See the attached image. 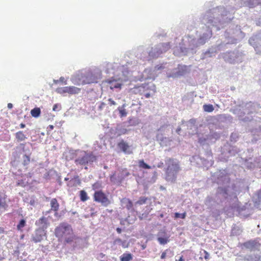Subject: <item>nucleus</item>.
Masks as SVG:
<instances>
[{
	"label": "nucleus",
	"mask_w": 261,
	"mask_h": 261,
	"mask_svg": "<svg viewBox=\"0 0 261 261\" xmlns=\"http://www.w3.org/2000/svg\"><path fill=\"white\" fill-rule=\"evenodd\" d=\"M216 174V182L219 186L214 199L211 197H207L205 204L211 207L213 205L212 202H216L222 206L230 207L239 213L245 211L246 207L241 206L238 198L241 192L240 184L237 181L231 180L227 169H220Z\"/></svg>",
	"instance_id": "obj_1"
},
{
	"label": "nucleus",
	"mask_w": 261,
	"mask_h": 261,
	"mask_svg": "<svg viewBox=\"0 0 261 261\" xmlns=\"http://www.w3.org/2000/svg\"><path fill=\"white\" fill-rule=\"evenodd\" d=\"M230 105L231 107L229 111L236 115L241 122L255 124L252 127L249 125L247 130L253 135H258L260 132V127L259 124L253 121V117L254 114L260 108L259 105L256 102H245L240 99L235 100L231 98Z\"/></svg>",
	"instance_id": "obj_2"
},
{
	"label": "nucleus",
	"mask_w": 261,
	"mask_h": 261,
	"mask_svg": "<svg viewBox=\"0 0 261 261\" xmlns=\"http://www.w3.org/2000/svg\"><path fill=\"white\" fill-rule=\"evenodd\" d=\"M102 77V71L96 66L83 68L75 72L70 81L75 85L84 86L97 84Z\"/></svg>",
	"instance_id": "obj_3"
},
{
	"label": "nucleus",
	"mask_w": 261,
	"mask_h": 261,
	"mask_svg": "<svg viewBox=\"0 0 261 261\" xmlns=\"http://www.w3.org/2000/svg\"><path fill=\"white\" fill-rule=\"evenodd\" d=\"M240 137L239 133L237 132L230 134L229 141L226 142L221 148V154L219 156L221 161L228 162L233 160L232 158L240 156L241 150L237 146L233 145L239 140Z\"/></svg>",
	"instance_id": "obj_4"
},
{
	"label": "nucleus",
	"mask_w": 261,
	"mask_h": 261,
	"mask_svg": "<svg viewBox=\"0 0 261 261\" xmlns=\"http://www.w3.org/2000/svg\"><path fill=\"white\" fill-rule=\"evenodd\" d=\"M15 151L12 152V159L11 164L13 167L23 168L28 170L30 164L34 163V159H31V153L27 152L25 143H20L15 148Z\"/></svg>",
	"instance_id": "obj_5"
},
{
	"label": "nucleus",
	"mask_w": 261,
	"mask_h": 261,
	"mask_svg": "<svg viewBox=\"0 0 261 261\" xmlns=\"http://www.w3.org/2000/svg\"><path fill=\"white\" fill-rule=\"evenodd\" d=\"M165 164V179L169 183H175L178 175L182 170L180 161L176 158L166 157Z\"/></svg>",
	"instance_id": "obj_6"
},
{
	"label": "nucleus",
	"mask_w": 261,
	"mask_h": 261,
	"mask_svg": "<svg viewBox=\"0 0 261 261\" xmlns=\"http://www.w3.org/2000/svg\"><path fill=\"white\" fill-rule=\"evenodd\" d=\"M55 236L59 239H64L63 244H71L76 239L71 225L67 222H62L55 229Z\"/></svg>",
	"instance_id": "obj_7"
},
{
	"label": "nucleus",
	"mask_w": 261,
	"mask_h": 261,
	"mask_svg": "<svg viewBox=\"0 0 261 261\" xmlns=\"http://www.w3.org/2000/svg\"><path fill=\"white\" fill-rule=\"evenodd\" d=\"M170 48L169 43H163L151 47L148 50L142 52L141 58L144 61H151L159 58L161 55Z\"/></svg>",
	"instance_id": "obj_8"
},
{
	"label": "nucleus",
	"mask_w": 261,
	"mask_h": 261,
	"mask_svg": "<svg viewBox=\"0 0 261 261\" xmlns=\"http://www.w3.org/2000/svg\"><path fill=\"white\" fill-rule=\"evenodd\" d=\"M82 153L74 160V163L76 165L85 166L84 168L87 170V166L92 165L97 160V157L91 151H83Z\"/></svg>",
	"instance_id": "obj_9"
},
{
	"label": "nucleus",
	"mask_w": 261,
	"mask_h": 261,
	"mask_svg": "<svg viewBox=\"0 0 261 261\" xmlns=\"http://www.w3.org/2000/svg\"><path fill=\"white\" fill-rule=\"evenodd\" d=\"M130 173L126 168L119 169L118 172H113L110 175V180L113 184L117 186L121 185L125 178L130 175Z\"/></svg>",
	"instance_id": "obj_10"
},
{
	"label": "nucleus",
	"mask_w": 261,
	"mask_h": 261,
	"mask_svg": "<svg viewBox=\"0 0 261 261\" xmlns=\"http://www.w3.org/2000/svg\"><path fill=\"white\" fill-rule=\"evenodd\" d=\"M109 194V193H106L103 190L94 192L93 194V200L100 203L104 207H107L111 203V201L108 197Z\"/></svg>",
	"instance_id": "obj_11"
},
{
	"label": "nucleus",
	"mask_w": 261,
	"mask_h": 261,
	"mask_svg": "<svg viewBox=\"0 0 261 261\" xmlns=\"http://www.w3.org/2000/svg\"><path fill=\"white\" fill-rule=\"evenodd\" d=\"M260 241V239L259 238H256L241 243L240 246L242 249L245 248L250 251H259L261 246V243H259Z\"/></svg>",
	"instance_id": "obj_12"
},
{
	"label": "nucleus",
	"mask_w": 261,
	"mask_h": 261,
	"mask_svg": "<svg viewBox=\"0 0 261 261\" xmlns=\"http://www.w3.org/2000/svg\"><path fill=\"white\" fill-rule=\"evenodd\" d=\"M187 66H177L172 70H169L166 72V76L173 79L180 78L187 74Z\"/></svg>",
	"instance_id": "obj_13"
},
{
	"label": "nucleus",
	"mask_w": 261,
	"mask_h": 261,
	"mask_svg": "<svg viewBox=\"0 0 261 261\" xmlns=\"http://www.w3.org/2000/svg\"><path fill=\"white\" fill-rule=\"evenodd\" d=\"M127 126L124 125V122L118 123L116 126L111 130V134H113L115 137H119L121 135L128 134L130 131V129L127 128Z\"/></svg>",
	"instance_id": "obj_14"
},
{
	"label": "nucleus",
	"mask_w": 261,
	"mask_h": 261,
	"mask_svg": "<svg viewBox=\"0 0 261 261\" xmlns=\"http://www.w3.org/2000/svg\"><path fill=\"white\" fill-rule=\"evenodd\" d=\"M81 89L73 86L59 87L56 89V92L60 94L68 93L71 95L78 94Z\"/></svg>",
	"instance_id": "obj_15"
},
{
	"label": "nucleus",
	"mask_w": 261,
	"mask_h": 261,
	"mask_svg": "<svg viewBox=\"0 0 261 261\" xmlns=\"http://www.w3.org/2000/svg\"><path fill=\"white\" fill-rule=\"evenodd\" d=\"M189 161L192 165L198 167H206L209 164V162L207 160L198 154H195L190 157Z\"/></svg>",
	"instance_id": "obj_16"
},
{
	"label": "nucleus",
	"mask_w": 261,
	"mask_h": 261,
	"mask_svg": "<svg viewBox=\"0 0 261 261\" xmlns=\"http://www.w3.org/2000/svg\"><path fill=\"white\" fill-rule=\"evenodd\" d=\"M224 136L225 134L222 130H210V133L207 135V139L210 144H214L217 141L220 140L221 137L224 138Z\"/></svg>",
	"instance_id": "obj_17"
},
{
	"label": "nucleus",
	"mask_w": 261,
	"mask_h": 261,
	"mask_svg": "<svg viewBox=\"0 0 261 261\" xmlns=\"http://www.w3.org/2000/svg\"><path fill=\"white\" fill-rule=\"evenodd\" d=\"M198 143L199 144L203 149L205 150V152L207 157L212 156V151L211 147L209 145V142L207 139V135L205 136L198 137Z\"/></svg>",
	"instance_id": "obj_18"
},
{
	"label": "nucleus",
	"mask_w": 261,
	"mask_h": 261,
	"mask_svg": "<svg viewBox=\"0 0 261 261\" xmlns=\"http://www.w3.org/2000/svg\"><path fill=\"white\" fill-rule=\"evenodd\" d=\"M55 176L57 177V181L59 185L61 186L62 185L61 175L53 169H50L47 172H45L43 174V177L46 180H49L51 178H54Z\"/></svg>",
	"instance_id": "obj_19"
},
{
	"label": "nucleus",
	"mask_w": 261,
	"mask_h": 261,
	"mask_svg": "<svg viewBox=\"0 0 261 261\" xmlns=\"http://www.w3.org/2000/svg\"><path fill=\"white\" fill-rule=\"evenodd\" d=\"M153 140L157 141L161 147L170 145V143L172 141L170 138L165 137L161 134H156Z\"/></svg>",
	"instance_id": "obj_20"
},
{
	"label": "nucleus",
	"mask_w": 261,
	"mask_h": 261,
	"mask_svg": "<svg viewBox=\"0 0 261 261\" xmlns=\"http://www.w3.org/2000/svg\"><path fill=\"white\" fill-rule=\"evenodd\" d=\"M156 237L158 242L162 245L167 244L170 241V236L165 230L159 231L156 234Z\"/></svg>",
	"instance_id": "obj_21"
},
{
	"label": "nucleus",
	"mask_w": 261,
	"mask_h": 261,
	"mask_svg": "<svg viewBox=\"0 0 261 261\" xmlns=\"http://www.w3.org/2000/svg\"><path fill=\"white\" fill-rule=\"evenodd\" d=\"M123 81H121L119 77H112L107 80V83L111 85L110 88L111 89H120L123 85Z\"/></svg>",
	"instance_id": "obj_22"
},
{
	"label": "nucleus",
	"mask_w": 261,
	"mask_h": 261,
	"mask_svg": "<svg viewBox=\"0 0 261 261\" xmlns=\"http://www.w3.org/2000/svg\"><path fill=\"white\" fill-rule=\"evenodd\" d=\"M117 147L125 154H130L133 153V151L130 149L131 146L123 139H121L117 143Z\"/></svg>",
	"instance_id": "obj_23"
},
{
	"label": "nucleus",
	"mask_w": 261,
	"mask_h": 261,
	"mask_svg": "<svg viewBox=\"0 0 261 261\" xmlns=\"http://www.w3.org/2000/svg\"><path fill=\"white\" fill-rule=\"evenodd\" d=\"M123 68L121 69L122 74L121 76L119 77L121 81L124 82H127L131 80L132 76H133V72L129 70L127 67L122 66Z\"/></svg>",
	"instance_id": "obj_24"
},
{
	"label": "nucleus",
	"mask_w": 261,
	"mask_h": 261,
	"mask_svg": "<svg viewBox=\"0 0 261 261\" xmlns=\"http://www.w3.org/2000/svg\"><path fill=\"white\" fill-rule=\"evenodd\" d=\"M120 202L121 206L126 208L128 211L132 213L136 212L137 214L138 213V212L134 208L133 202L130 199L127 198H123L121 199Z\"/></svg>",
	"instance_id": "obj_25"
},
{
	"label": "nucleus",
	"mask_w": 261,
	"mask_h": 261,
	"mask_svg": "<svg viewBox=\"0 0 261 261\" xmlns=\"http://www.w3.org/2000/svg\"><path fill=\"white\" fill-rule=\"evenodd\" d=\"M46 230L38 228L35 230V234L32 236V240L35 243L40 242L45 237Z\"/></svg>",
	"instance_id": "obj_26"
},
{
	"label": "nucleus",
	"mask_w": 261,
	"mask_h": 261,
	"mask_svg": "<svg viewBox=\"0 0 261 261\" xmlns=\"http://www.w3.org/2000/svg\"><path fill=\"white\" fill-rule=\"evenodd\" d=\"M35 224L39 226L38 228L46 230L49 225V223L48 222L47 219L43 216L36 221Z\"/></svg>",
	"instance_id": "obj_27"
},
{
	"label": "nucleus",
	"mask_w": 261,
	"mask_h": 261,
	"mask_svg": "<svg viewBox=\"0 0 261 261\" xmlns=\"http://www.w3.org/2000/svg\"><path fill=\"white\" fill-rule=\"evenodd\" d=\"M240 159L243 161V165L247 169L251 170L255 167V160L252 158L248 159L240 158Z\"/></svg>",
	"instance_id": "obj_28"
},
{
	"label": "nucleus",
	"mask_w": 261,
	"mask_h": 261,
	"mask_svg": "<svg viewBox=\"0 0 261 261\" xmlns=\"http://www.w3.org/2000/svg\"><path fill=\"white\" fill-rule=\"evenodd\" d=\"M245 261H261V255L257 253L246 254L244 258Z\"/></svg>",
	"instance_id": "obj_29"
},
{
	"label": "nucleus",
	"mask_w": 261,
	"mask_h": 261,
	"mask_svg": "<svg viewBox=\"0 0 261 261\" xmlns=\"http://www.w3.org/2000/svg\"><path fill=\"white\" fill-rule=\"evenodd\" d=\"M140 120L135 117H129L127 121H124V125L127 127L129 126H135L140 123Z\"/></svg>",
	"instance_id": "obj_30"
},
{
	"label": "nucleus",
	"mask_w": 261,
	"mask_h": 261,
	"mask_svg": "<svg viewBox=\"0 0 261 261\" xmlns=\"http://www.w3.org/2000/svg\"><path fill=\"white\" fill-rule=\"evenodd\" d=\"M112 244L113 245H121L123 248H128L129 246V243L127 242L126 240H122L119 238L115 239Z\"/></svg>",
	"instance_id": "obj_31"
},
{
	"label": "nucleus",
	"mask_w": 261,
	"mask_h": 261,
	"mask_svg": "<svg viewBox=\"0 0 261 261\" xmlns=\"http://www.w3.org/2000/svg\"><path fill=\"white\" fill-rule=\"evenodd\" d=\"M196 120L195 118L190 119L186 122L187 129L192 130L194 129V131L197 130V127L196 125Z\"/></svg>",
	"instance_id": "obj_32"
},
{
	"label": "nucleus",
	"mask_w": 261,
	"mask_h": 261,
	"mask_svg": "<svg viewBox=\"0 0 261 261\" xmlns=\"http://www.w3.org/2000/svg\"><path fill=\"white\" fill-rule=\"evenodd\" d=\"M138 166L140 168L143 169H150L155 168V165L151 166L147 164L143 159L139 160L138 161Z\"/></svg>",
	"instance_id": "obj_33"
},
{
	"label": "nucleus",
	"mask_w": 261,
	"mask_h": 261,
	"mask_svg": "<svg viewBox=\"0 0 261 261\" xmlns=\"http://www.w3.org/2000/svg\"><path fill=\"white\" fill-rule=\"evenodd\" d=\"M218 120L221 122L229 123L231 122L232 117L229 114H223L219 116Z\"/></svg>",
	"instance_id": "obj_34"
},
{
	"label": "nucleus",
	"mask_w": 261,
	"mask_h": 261,
	"mask_svg": "<svg viewBox=\"0 0 261 261\" xmlns=\"http://www.w3.org/2000/svg\"><path fill=\"white\" fill-rule=\"evenodd\" d=\"M126 107V104L125 103H123L122 106H119L117 109V111H118L119 116L120 118H123L127 116V112L125 109V108Z\"/></svg>",
	"instance_id": "obj_35"
},
{
	"label": "nucleus",
	"mask_w": 261,
	"mask_h": 261,
	"mask_svg": "<svg viewBox=\"0 0 261 261\" xmlns=\"http://www.w3.org/2000/svg\"><path fill=\"white\" fill-rule=\"evenodd\" d=\"M15 139L17 142L25 141L28 138L23 131H18L15 134Z\"/></svg>",
	"instance_id": "obj_36"
},
{
	"label": "nucleus",
	"mask_w": 261,
	"mask_h": 261,
	"mask_svg": "<svg viewBox=\"0 0 261 261\" xmlns=\"http://www.w3.org/2000/svg\"><path fill=\"white\" fill-rule=\"evenodd\" d=\"M27 225V220L25 218H21L20 219L17 225H16V228L18 231L20 232L23 231V228Z\"/></svg>",
	"instance_id": "obj_37"
},
{
	"label": "nucleus",
	"mask_w": 261,
	"mask_h": 261,
	"mask_svg": "<svg viewBox=\"0 0 261 261\" xmlns=\"http://www.w3.org/2000/svg\"><path fill=\"white\" fill-rule=\"evenodd\" d=\"M120 261H130L133 258V255L128 252L123 253L120 256Z\"/></svg>",
	"instance_id": "obj_38"
},
{
	"label": "nucleus",
	"mask_w": 261,
	"mask_h": 261,
	"mask_svg": "<svg viewBox=\"0 0 261 261\" xmlns=\"http://www.w3.org/2000/svg\"><path fill=\"white\" fill-rule=\"evenodd\" d=\"M253 199L255 205L258 207L261 206V189L256 192Z\"/></svg>",
	"instance_id": "obj_39"
},
{
	"label": "nucleus",
	"mask_w": 261,
	"mask_h": 261,
	"mask_svg": "<svg viewBox=\"0 0 261 261\" xmlns=\"http://www.w3.org/2000/svg\"><path fill=\"white\" fill-rule=\"evenodd\" d=\"M8 207L5 198L0 195V215L4 212Z\"/></svg>",
	"instance_id": "obj_40"
},
{
	"label": "nucleus",
	"mask_w": 261,
	"mask_h": 261,
	"mask_svg": "<svg viewBox=\"0 0 261 261\" xmlns=\"http://www.w3.org/2000/svg\"><path fill=\"white\" fill-rule=\"evenodd\" d=\"M169 125L168 124H164L161 125L159 128L156 129V134H161L162 135H165L167 130H168Z\"/></svg>",
	"instance_id": "obj_41"
},
{
	"label": "nucleus",
	"mask_w": 261,
	"mask_h": 261,
	"mask_svg": "<svg viewBox=\"0 0 261 261\" xmlns=\"http://www.w3.org/2000/svg\"><path fill=\"white\" fill-rule=\"evenodd\" d=\"M51 210L53 211H58L59 207V204L56 198L51 199L50 203Z\"/></svg>",
	"instance_id": "obj_42"
},
{
	"label": "nucleus",
	"mask_w": 261,
	"mask_h": 261,
	"mask_svg": "<svg viewBox=\"0 0 261 261\" xmlns=\"http://www.w3.org/2000/svg\"><path fill=\"white\" fill-rule=\"evenodd\" d=\"M242 230L240 226L234 225L231 229V235L239 236L241 234Z\"/></svg>",
	"instance_id": "obj_43"
},
{
	"label": "nucleus",
	"mask_w": 261,
	"mask_h": 261,
	"mask_svg": "<svg viewBox=\"0 0 261 261\" xmlns=\"http://www.w3.org/2000/svg\"><path fill=\"white\" fill-rule=\"evenodd\" d=\"M79 197L82 202H85L89 199L87 193L84 190L79 191Z\"/></svg>",
	"instance_id": "obj_44"
},
{
	"label": "nucleus",
	"mask_w": 261,
	"mask_h": 261,
	"mask_svg": "<svg viewBox=\"0 0 261 261\" xmlns=\"http://www.w3.org/2000/svg\"><path fill=\"white\" fill-rule=\"evenodd\" d=\"M102 182L100 180L96 181L92 185V190H94V192H96L97 191H102Z\"/></svg>",
	"instance_id": "obj_45"
},
{
	"label": "nucleus",
	"mask_w": 261,
	"mask_h": 261,
	"mask_svg": "<svg viewBox=\"0 0 261 261\" xmlns=\"http://www.w3.org/2000/svg\"><path fill=\"white\" fill-rule=\"evenodd\" d=\"M31 114L34 118H38L41 114V110L40 108L35 107L31 110Z\"/></svg>",
	"instance_id": "obj_46"
},
{
	"label": "nucleus",
	"mask_w": 261,
	"mask_h": 261,
	"mask_svg": "<svg viewBox=\"0 0 261 261\" xmlns=\"http://www.w3.org/2000/svg\"><path fill=\"white\" fill-rule=\"evenodd\" d=\"M102 145H105V140L103 138L100 139V142L96 141L94 143V148L95 150L100 149L102 148Z\"/></svg>",
	"instance_id": "obj_47"
},
{
	"label": "nucleus",
	"mask_w": 261,
	"mask_h": 261,
	"mask_svg": "<svg viewBox=\"0 0 261 261\" xmlns=\"http://www.w3.org/2000/svg\"><path fill=\"white\" fill-rule=\"evenodd\" d=\"M148 198L145 196H141L139 199L135 202V205H142L147 202Z\"/></svg>",
	"instance_id": "obj_48"
},
{
	"label": "nucleus",
	"mask_w": 261,
	"mask_h": 261,
	"mask_svg": "<svg viewBox=\"0 0 261 261\" xmlns=\"http://www.w3.org/2000/svg\"><path fill=\"white\" fill-rule=\"evenodd\" d=\"M141 87L146 90H151L154 92H155L156 91V87L154 84H152L151 86H149L148 85L143 84L141 85Z\"/></svg>",
	"instance_id": "obj_49"
},
{
	"label": "nucleus",
	"mask_w": 261,
	"mask_h": 261,
	"mask_svg": "<svg viewBox=\"0 0 261 261\" xmlns=\"http://www.w3.org/2000/svg\"><path fill=\"white\" fill-rule=\"evenodd\" d=\"M203 109L205 112L211 113L214 110V107L212 104H204L203 106Z\"/></svg>",
	"instance_id": "obj_50"
},
{
	"label": "nucleus",
	"mask_w": 261,
	"mask_h": 261,
	"mask_svg": "<svg viewBox=\"0 0 261 261\" xmlns=\"http://www.w3.org/2000/svg\"><path fill=\"white\" fill-rule=\"evenodd\" d=\"M187 216L186 212L180 213L179 212H175L174 213V218L175 219H184L186 218Z\"/></svg>",
	"instance_id": "obj_51"
},
{
	"label": "nucleus",
	"mask_w": 261,
	"mask_h": 261,
	"mask_svg": "<svg viewBox=\"0 0 261 261\" xmlns=\"http://www.w3.org/2000/svg\"><path fill=\"white\" fill-rule=\"evenodd\" d=\"M70 181H73V185L76 186L77 185H80L81 184V179L79 178L78 175H75L74 177L70 180Z\"/></svg>",
	"instance_id": "obj_52"
},
{
	"label": "nucleus",
	"mask_w": 261,
	"mask_h": 261,
	"mask_svg": "<svg viewBox=\"0 0 261 261\" xmlns=\"http://www.w3.org/2000/svg\"><path fill=\"white\" fill-rule=\"evenodd\" d=\"M61 109V105L60 103H55L53 107V111H59Z\"/></svg>",
	"instance_id": "obj_53"
},
{
	"label": "nucleus",
	"mask_w": 261,
	"mask_h": 261,
	"mask_svg": "<svg viewBox=\"0 0 261 261\" xmlns=\"http://www.w3.org/2000/svg\"><path fill=\"white\" fill-rule=\"evenodd\" d=\"M168 252H170L169 249H167L165 250L164 252H163L161 255V258L163 259H165L166 257H167V255H168Z\"/></svg>",
	"instance_id": "obj_54"
},
{
	"label": "nucleus",
	"mask_w": 261,
	"mask_h": 261,
	"mask_svg": "<svg viewBox=\"0 0 261 261\" xmlns=\"http://www.w3.org/2000/svg\"><path fill=\"white\" fill-rule=\"evenodd\" d=\"M157 176H158V173L156 171H154L153 173V175L151 178V181L152 182H154L156 179V178H157Z\"/></svg>",
	"instance_id": "obj_55"
},
{
	"label": "nucleus",
	"mask_w": 261,
	"mask_h": 261,
	"mask_svg": "<svg viewBox=\"0 0 261 261\" xmlns=\"http://www.w3.org/2000/svg\"><path fill=\"white\" fill-rule=\"evenodd\" d=\"M60 82H62L64 85H67V81L65 80V78L63 76L60 77L59 80Z\"/></svg>",
	"instance_id": "obj_56"
},
{
	"label": "nucleus",
	"mask_w": 261,
	"mask_h": 261,
	"mask_svg": "<svg viewBox=\"0 0 261 261\" xmlns=\"http://www.w3.org/2000/svg\"><path fill=\"white\" fill-rule=\"evenodd\" d=\"M164 166V163L163 161H160L156 165H155V167H157L159 168H162Z\"/></svg>",
	"instance_id": "obj_57"
},
{
	"label": "nucleus",
	"mask_w": 261,
	"mask_h": 261,
	"mask_svg": "<svg viewBox=\"0 0 261 261\" xmlns=\"http://www.w3.org/2000/svg\"><path fill=\"white\" fill-rule=\"evenodd\" d=\"M204 259L206 260L210 258L209 253L207 251H206V250H204Z\"/></svg>",
	"instance_id": "obj_58"
},
{
	"label": "nucleus",
	"mask_w": 261,
	"mask_h": 261,
	"mask_svg": "<svg viewBox=\"0 0 261 261\" xmlns=\"http://www.w3.org/2000/svg\"><path fill=\"white\" fill-rule=\"evenodd\" d=\"M0 234H7V231L6 230L5 228L0 227Z\"/></svg>",
	"instance_id": "obj_59"
},
{
	"label": "nucleus",
	"mask_w": 261,
	"mask_h": 261,
	"mask_svg": "<svg viewBox=\"0 0 261 261\" xmlns=\"http://www.w3.org/2000/svg\"><path fill=\"white\" fill-rule=\"evenodd\" d=\"M90 211L92 212L91 213H90V216L91 217H94L95 215H96V212H94V208H92L91 207L90 208Z\"/></svg>",
	"instance_id": "obj_60"
},
{
	"label": "nucleus",
	"mask_w": 261,
	"mask_h": 261,
	"mask_svg": "<svg viewBox=\"0 0 261 261\" xmlns=\"http://www.w3.org/2000/svg\"><path fill=\"white\" fill-rule=\"evenodd\" d=\"M108 101L109 103L110 104V106L115 105L116 104L115 101L113 100L112 98H109Z\"/></svg>",
	"instance_id": "obj_61"
},
{
	"label": "nucleus",
	"mask_w": 261,
	"mask_h": 261,
	"mask_svg": "<svg viewBox=\"0 0 261 261\" xmlns=\"http://www.w3.org/2000/svg\"><path fill=\"white\" fill-rule=\"evenodd\" d=\"M36 203V202L34 198H32L30 200V201L29 202L30 204L32 205V206H35Z\"/></svg>",
	"instance_id": "obj_62"
},
{
	"label": "nucleus",
	"mask_w": 261,
	"mask_h": 261,
	"mask_svg": "<svg viewBox=\"0 0 261 261\" xmlns=\"http://www.w3.org/2000/svg\"><path fill=\"white\" fill-rule=\"evenodd\" d=\"M181 127L180 126V125H179L177 128H176L175 132L176 133L179 135H180V133H181Z\"/></svg>",
	"instance_id": "obj_63"
},
{
	"label": "nucleus",
	"mask_w": 261,
	"mask_h": 261,
	"mask_svg": "<svg viewBox=\"0 0 261 261\" xmlns=\"http://www.w3.org/2000/svg\"><path fill=\"white\" fill-rule=\"evenodd\" d=\"M106 103L102 102H101V103L99 105V106H98V108H99V109L100 110H102L104 107L105 106H106Z\"/></svg>",
	"instance_id": "obj_64"
}]
</instances>
